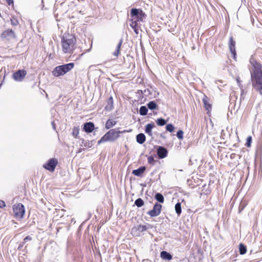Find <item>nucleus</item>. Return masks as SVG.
Segmentation results:
<instances>
[{"instance_id":"obj_1","label":"nucleus","mask_w":262,"mask_h":262,"mask_svg":"<svg viewBox=\"0 0 262 262\" xmlns=\"http://www.w3.org/2000/svg\"><path fill=\"white\" fill-rule=\"evenodd\" d=\"M250 62L252 66L251 69V79L255 82L254 86L262 95V66L252 57L250 59Z\"/></svg>"},{"instance_id":"obj_2","label":"nucleus","mask_w":262,"mask_h":262,"mask_svg":"<svg viewBox=\"0 0 262 262\" xmlns=\"http://www.w3.org/2000/svg\"><path fill=\"white\" fill-rule=\"evenodd\" d=\"M62 50L65 54H72L76 48V39L70 34L63 35L61 40Z\"/></svg>"},{"instance_id":"obj_3","label":"nucleus","mask_w":262,"mask_h":262,"mask_svg":"<svg viewBox=\"0 0 262 262\" xmlns=\"http://www.w3.org/2000/svg\"><path fill=\"white\" fill-rule=\"evenodd\" d=\"M121 133L117 129H112L107 132L101 139L98 141V144L105 142H114L119 137V134Z\"/></svg>"},{"instance_id":"obj_4","label":"nucleus","mask_w":262,"mask_h":262,"mask_svg":"<svg viewBox=\"0 0 262 262\" xmlns=\"http://www.w3.org/2000/svg\"><path fill=\"white\" fill-rule=\"evenodd\" d=\"M74 67V64L73 63H69L61 66H58L54 69L52 72V75L55 77L63 76L71 71Z\"/></svg>"},{"instance_id":"obj_5","label":"nucleus","mask_w":262,"mask_h":262,"mask_svg":"<svg viewBox=\"0 0 262 262\" xmlns=\"http://www.w3.org/2000/svg\"><path fill=\"white\" fill-rule=\"evenodd\" d=\"M13 209L14 216L16 219L20 220L24 217L25 210L23 205L20 203L15 204Z\"/></svg>"},{"instance_id":"obj_6","label":"nucleus","mask_w":262,"mask_h":262,"mask_svg":"<svg viewBox=\"0 0 262 262\" xmlns=\"http://www.w3.org/2000/svg\"><path fill=\"white\" fill-rule=\"evenodd\" d=\"M57 163V160L56 159L52 158L50 159L47 163L44 164L43 167L46 169L52 172L54 171Z\"/></svg>"},{"instance_id":"obj_7","label":"nucleus","mask_w":262,"mask_h":262,"mask_svg":"<svg viewBox=\"0 0 262 262\" xmlns=\"http://www.w3.org/2000/svg\"><path fill=\"white\" fill-rule=\"evenodd\" d=\"M162 205L160 204L156 203L152 210L148 212V214L151 217L157 216L159 215L161 211Z\"/></svg>"},{"instance_id":"obj_8","label":"nucleus","mask_w":262,"mask_h":262,"mask_svg":"<svg viewBox=\"0 0 262 262\" xmlns=\"http://www.w3.org/2000/svg\"><path fill=\"white\" fill-rule=\"evenodd\" d=\"M26 74V71L23 70H18L13 74V77L15 80L21 81L24 78Z\"/></svg>"},{"instance_id":"obj_9","label":"nucleus","mask_w":262,"mask_h":262,"mask_svg":"<svg viewBox=\"0 0 262 262\" xmlns=\"http://www.w3.org/2000/svg\"><path fill=\"white\" fill-rule=\"evenodd\" d=\"M2 37L7 40L14 39L16 37L14 32L11 29H8L3 32Z\"/></svg>"},{"instance_id":"obj_10","label":"nucleus","mask_w":262,"mask_h":262,"mask_svg":"<svg viewBox=\"0 0 262 262\" xmlns=\"http://www.w3.org/2000/svg\"><path fill=\"white\" fill-rule=\"evenodd\" d=\"M167 151L166 149L162 146H159L157 149V155L160 159H163L166 157Z\"/></svg>"},{"instance_id":"obj_11","label":"nucleus","mask_w":262,"mask_h":262,"mask_svg":"<svg viewBox=\"0 0 262 262\" xmlns=\"http://www.w3.org/2000/svg\"><path fill=\"white\" fill-rule=\"evenodd\" d=\"M94 129V124L93 123L89 122L84 124L83 129L86 133H91Z\"/></svg>"},{"instance_id":"obj_12","label":"nucleus","mask_w":262,"mask_h":262,"mask_svg":"<svg viewBox=\"0 0 262 262\" xmlns=\"http://www.w3.org/2000/svg\"><path fill=\"white\" fill-rule=\"evenodd\" d=\"M235 42L233 40V37H230L229 48L231 53L233 54L234 57L235 56Z\"/></svg>"},{"instance_id":"obj_13","label":"nucleus","mask_w":262,"mask_h":262,"mask_svg":"<svg viewBox=\"0 0 262 262\" xmlns=\"http://www.w3.org/2000/svg\"><path fill=\"white\" fill-rule=\"evenodd\" d=\"M202 100L206 110L209 112L211 109V104L209 102V98L204 95Z\"/></svg>"},{"instance_id":"obj_14","label":"nucleus","mask_w":262,"mask_h":262,"mask_svg":"<svg viewBox=\"0 0 262 262\" xmlns=\"http://www.w3.org/2000/svg\"><path fill=\"white\" fill-rule=\"evenodd\" d=\"M145 166H141L140 167L137 169L134 170L133 171V174H134L135 176L137 177H140L142 174V173L144 172L145 170Z\"/></svg>"},{"instance_id":"obj_15","label":"nucleus","mask_w":262,"mask_h":262,"mask_svg":"<svg viewBox=\"0 0 262 262\" xmlns=\"http://www.w3.org/2000/svg\"><path fill=\"white\" fill-rule=\"evenodd\" d=\"M161 257L165 260H171L172 258V255L166 251H162L160 253Z\"/></svg>"},{"instance_id":"obj_16","label":"nucleus","mask_w":262,"mask_h":262,"mask_svg":"<svg viewBox=\"0 0 262 262\" xmlns=\"http://www.w3.org/2000/svg\"><path fill=\"white\" fill-rule=\"evenodd\" d=\"M130 15L132 17L136 16L139 18V16L144 15V14L141 11L140 13H139V10L137 9H132L130 11Z\"/></svg>"},{"instance_id":"obj_17","label":"nucleus","mask_w":262,"mask_h":262,"mask_svg":"<svg viewBox=\"0 0 262 262\" xmlns=\"http://www.w3.org/2000/svg\"><path fill=\"white\" fill-rule=\"evenodd\" d=\"M136 140L139 144H143L145 141V136L142 133L139 134L137 135Z\"/></svg>"},{"instance_id":"obj_18","label":"nucleus","mask_w":262,"mask_h":262,"mask_svg":"<svg viewBox=\"0 0 262 262\" xmlns=\"http://www.w3.org/2000/svg\"><path fill=\"white\" fill-rule=\"evenodd\" d=\"M154 126V124L151 123L147 124L145 126V133L150 136H151L152 135L151 130L153 128Z\"/></svg>"},{"instance_id":"obj_19","label":"nucleus","mask_w":262,"mask_h":262,"mask_svg":"<svg viewBox=\"0 0 262 262\" xmlns=\"http://www.w3.org/2000/svg\"><path fill=\"white\" fill-rule=\"evenodd\" d=\"M113 106V99L112 97H110L107 100V104L105 106V109L107 111H111Z\"/></svg>"},{"instance_id":"obj_20","label":"nucleus","mask_w":262,"mask_h":262,"mask_svg":"<svg viewBox=\"0 0 262 262\" xmlns=\"http://www.w3.org/2000/svg\"><path fill=\"white\" fill-rule=\"evenodd\" d=\"M116 123V122L112 119H108L105 123V127L107 129H109L114 126Z\"/></svg>"},{"instance_id":"obj_21","label":"nucleus","mask_w":262,"mask_h":262,"mask_svg":"<svg viewBox=\"0 0 262 262\" xmlns=\"http://www.w3.org/2000/svg\"><path fill=\"white\" fill-rule=\"evenodd\" d=\"M122 42L123 40L121 39L120 40L117 46L116 50L113 53V54L115 56L117 57L118 56Z\"/></svg>"},{"instance_id":"obj_22","label":"nucleus","mask_w":262,"mask_h":262,"mask_svg":"<svg viewBox=\"0 0 262 262\" xmlns=\"http://www.w3.org/2000/svg\"><path fill=\"white\" fill-rule=\"evenodd\" d=\"M148 108L151 110H155L157 108L158 105L154 101H152L147 103Z\"/></svg>"},{"instance_id":"obj_23","label":"nucleus","mask_w":262,"mask_h":262,"mask_svg":"<svg viewBox=\"0 0 262 262\" xmlns=\"http://www.w3.org/2000/svg\"><path fill=\"white\" fill-rule=\"evenodd\" d=\"M148 110L145 106H141L139 110V113L142 116H145L147 114Z\"/></svg>"},{"instance_id":"obj_24","label":"nucleus","mask_w":262,"mask_h":262,"mask_svg":"<svg viewBox=\"0 0 262 262\" xmlns=\"http://www.w3.org/2000/svg\"><path fill=\"white\" fill-rule=\"evenodd\" d=\"M239 253L242 255L245 254L247 252L246 247L243 244H240L239 246Z\"/></svg>"},{"instance_id":"obj_25","label":"nucleus","mask_w":262,"mask_h":262,"mask_svg":"<svg viewBox=\"0 0 262 262\" xmlns=\"http://www.w3.org/2000/svg\"><path fill=\"white\" fill-rule=\"evenodd\" d=\"M155 199L160 203H163L164 199L162 194L157 193L155 195Z\"/></svg>"},{"instance_id":"obj_26","label":"nucleus","mask_w":262,"mask_h":262,"mask_svg":"<svg viewBox=\"0 0 262 262\" xmlns=\"http://www.w3.org/2000/svg\"><path fill=\"white\" fill-rule=\"evenodd\" d=\"M175 210L178 215H180L181 213V205L180 203H178L176 204Z\"/></svg>"},{"instance_id":"obj_27","label":"nucleus","mask_w":262,"mask_h":262,"mask_svg":"<svg viewBox=\"0 0 262 262\" xmlns=\"http://www.w3.org/2000/svg\"><path fill=\"white\" fill-rule=\"evenodd\" d=\"M135 204L138 207H142L144 205V201L141 198L137 199L135 202Z\"/></svg>"},{"instance_id":"obj_28","label":"nucleus","mask_w":262,"mask_h":262,"mask_svg":"<svg viewBox=\"0 0 262 262\" xmlns=\"http://www.w3.org/2000/svg\"><path fill=\"white\" fill-rule=\"evenodd\" d=\"M79 127H74L73 129L72 135L75 138H77L78 136L79 135Z\"/></svg>"},{"instance_id":"obj_29","label":"nucleus","mask_w":262,"mask_h":262,"mask_svg":"<svg viewBox=\"0 0 262 262\" xmlns=\"http://www.w3.org/2000/svg\"><path fill=\"white\" fill-rule=\"evenodd\" d=\"M157 123L159 126H163L166 124V121L162 118H159L157 120Z\"/></svg>"},{"instance_id":"obj_30","label":"nucleus","mask_w":262,"mask_h":262,"mask_svg":"<svg viewBox=\"0 0 262 262\" xmlns=\"http://www.w3.org/2000/svg\"><path fill=\"white\" fill-rule=\"evenodd\" d=\"M166 129L167 131L171 133L173 132L174 127L172 124H168L166 126Z\"/></svg>"},{"instance_id":"obj_31","label":"nucleus","mask_w":262,"mask_h":262,"mask_svg":"<svg viewBox=\"0 0 262 262\" xmlns=\"http://www.w3.org/2000/svg\"><path fill=\"white\" fill-rule=\"evenodd\" d=\"M183 132L182 130H180L177 132V136L179 139H183Z\"/></svg>"},{"instance_id":"obj_32","label":"nucleus","mask_w":262,"mask_h":262,"mask_svg":"<svg viewBox=\"0 0 262 262\" xmlns=\"http://www.w3.org/2000/svg\"><path fill=\"white\" fill-rule=\"evenodd\" d=\"M148 163L154 165L155 163L156 162V161L155 160L154 158L152 156H150L147 159Z\"/></svg>"},{"instance_id":"obj_33","label":"nucleus","mask_w":262,"mask_h":262,"mask_svg":"<svg viewBox=\"0 0 262 262\" xmlns=\"http://www.w3.org/2000/svg\"><path fill=\"white\" fill-rule=\"evenodd\" d=\"M147 229V227L145 225H139L138 227V230L140 231H144Z\"/></svg>"},{"instance_id":"obj_34","label":"nucleus","mask_w":262,"mask_h":262,"mask_svg":"<svg viewBox=\"0 0 262 262\" xmlns=\"http://www.w3.org/2000/svg\"><path fill=\"white\" fill-rule=\"evenodd\" d=\"M11 24L13 26H16L18 24V20L14 18H12L11 19Z\"/></svg>"},{"instance_id":"obj_35","label":"nucleus","mask_w":262,"mask_h":262,"mask_svg":"<svg viewBox=\"0 0 262 262\" xmlns=\"http://www.w3.org/2000/svg\"><path fill=\"white\" fill-rule=\"evenodd\" d=\"M251 141H252L251 137H248L247 139V143H246V145L248 147H249L250 146Z\"/></svg>"},{"instance_id":"obj_36","label":"nucleus","mask_w":262,"mask_h":262,"mask_svg":"<svg viewBox=\"0 0 262 262\" xmlns=\"http://www.w3.org/2000/svg\"><path fill=\"white\" fill-rule=\"evenodd\" d=\"M32 240V237L30 236H26L24 239V242H23V244H25V243H26L28 241H30Z\"/></svg>"},{"instance_id":"obj_37","label":"nucleus","mask_w":262,"mask_h":262,"mask_svg":"<svg viewBox=\"0 0 262 262\" xmlns=\"http://www.w3.org/2000/svg\"><path fill=\"white\" fill-rule=\"evenodd\" d=\"M5 206V203L3 201L1 200L0 201V208H2Z\"/></svg>"},{"instance_id":"obj_38","label":"nucleus","mask_w":262,"mask_h":262,"mask_svg":"<svg viewBox=\"0 0 262 262\" xmlns=\"http://www.w3.org/2000/svg\"><path fill=\"white\" fill-rule=\"evenodd\" d=\"M236 81H237V83L238 84L239 86L241 87V84L240 79L239 77H237Z\"/></svg>"},{"instance_id":"obj_39","label":"nucleus","mask_w":262,"mask_h":262,"mask_svg":"<svg viewBox=\"0 0 262 262\" xmlns=\"http://www.w3.org/2000/svg\"><path fill=\"white\" fill-rule=\"evenodd\" d=\"M7 2L9 5L12 4L13 3V0H7Z\"/></svg>"},{"instance_id":"obj_40","label":"nucleus","mask_w":262,"mask_h":262,"mask_svg":"<svg viewBox=\"0 0 262 262\" xmlns=\"http://www.w3.org/2000/svg\"><path fill=\"white\" fill-rule=\"evenodd\" d=\"M136 24L135 25H134V23H133V24L130 25V26L133 28L134 29L135 28H136Z\"/></svg>"},{"instance_id":"obj_41","label":"nucleus","mask_w":262,"mask_h":262,"mask_svg":"<svg viewBox=\"0 0 262 262\" xmlns=\"http://www.w3.org/2000/svg\"><path fill=\"white\" fill-rule=\"evenodd\" d=\"M134 31L136 34H138V30L136 28H134Z\"/></svg>"},{"instance_id":"obj_42","label":"nucleus","mask_w":262,"mask_h":262,"mask_svg":"<svg viewBox=\"0 0 262 262\" xmlns=\"http://www.w3.org/2000/svg\"><path fill=\"white\" fill-rule=\"evenodd\" d=\"M52 124L53 128L55 129V124H54V122H52Z\"/></svg>"},{"instance_id":"obj_43","label":"nucleus","mask_w":262,"mask_h":262,"mask_svg":"<svg viewBox=\"0 0 262 262\" xmlns=\"http://www.w3.org/2000/svg\"><path fill=\"white\" fill-rule=\"evenodd\" d=\"M22 247H23V245H19L18 247V249H21Z\"/></svg>"},{"instance_id":"obj_44","label":"nucleus","mask_w":262,"mask_h":262,"mask_svg":"<svg viewBox=\"0 0 262 262\" xmlns=\"http://www.w3.org/2000/svg\"><path fill=\"white\" fill-rule=\"evenodd\" d=\"M142 16H143V15L139 16V18H138V20H139V19H141L142 18Z\"/></svg>"},{"instance_id":"obj_45","label":"nucleus","mask_w":262,"mask_h":262,"mask_svg":"<svg viewBox=\"0 0 262 262\" xmlns=\"http://www.w3.org/2000/svg\"><path fill=\"white\" fill-rule=\"evenodd\" d=\"M243 95V91H242V96Z\"/></svg>"}]
</instances>
